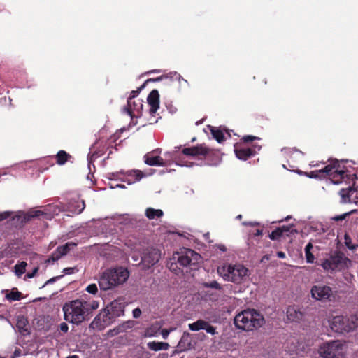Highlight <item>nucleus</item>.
Returning a JSON list of instances; mask_svg holds the SVG:
<instances>
[{
    "label": "nucleus",
    "mask_w": 358,
    "mask_h": 358,
    "mask_svg": "<svg viewBox=\"0 0 358 358\" xmlns=\"http://www.w3.org/2000/svg\"><path fill=\"white\" fill-rule=\"evenodd\" d=\"M99 302L94 300L78 299L70 301L62 307L64 318L69 323L79 325L92 317L93 311L99 308Z\"/></svg>",
    "instance_id": "1"
},
{
    "label": "nucleus",
    "mask_w": 358,
    "mask_h": 358,
    "mask_svg": "<svg viewBox=\"0 0 358 358\" xmlns=\"http://www.w3.org/2000/svg\"><path fill=\"white\" fill-rule=\"evenodd\" d=\"M265 323L264 316L255 309H247L238 313L234 317V324L238 329L252 331Z\"/></svg>",
    "instance_id": "2"
},
{
    "label": "nucleus",
    "mask_w": 358,
    "mask_h": 358,
    "mask_svg": "<svg viewBox=\"0 0 358 358\" xmlns=\"http://www.w3.org/2000/svg\"><path fill=\"white\" fill-rule=\"evenodd\" d=\"M129 276L128 270L123 267L107 269L101 275L99 285L101 289L106 291L123 284Z\"/></svg>",
    "instance_id": "3"
},
{
    "label": "nucleus",
    "mask_w": 358,
    "mask_h": 358,
    "mask_svg": "<svg viewBox=\"0 0 358 358\" xmlns=\"http://www.w3.org/2000/svg\"><path fill=\"white\" fill-rule=\"evenodd\" d=\"M306 175L312 178L328 177L334 184H339L345 178L351 179V176H348L341 169L340 162L337 159H332L323 169L310 171Z\"/></svg>",
    "instance_id": "4"
},
{
    "label": "nucleus",
    "mask_w": 358,
    "mask_h": 358,
    "mask_svg": "<svg viewBox=\"0 0 358 358\" xmlns=\"http://www.w3.org/2000/svg\"><path fill=\"white\" fill-rule=\"evenodd\" d=\"M182 154L186 156L197 157L208 160V164L210 166H216L221 161V158L217 152L209 148L204 143L199 144L195 146L185 148L182 150Z\"/></svg>",
    "instance_id": "5"
},
{
    "label": "nucleus",
    "mask_w": 358,
    "mask_h": 358,
    "mask_svg": "<svg viewBox=\"0 0 358 358\" xmlns=\"http://www.w3.org/2000/svg\"><path fill=\"white\" fill-rule=\"evenodd\" d=\"M218 272L225 280L241 284L250 275L249 270L241 264H229L218 269Z\"/></svg>",
    "instance_id": "6"
},
{
    "label": "nucleus",
    "mask_w": 358,
    "mask_h": 358,
    "mask_svg": "<svg viewBox=\"0 0 358 358\" xmlns=\"http://www.w3.org/2000/svg\"><path fill=\"white\" fill-rule=\"evenodd\" d=\"M351 264V260L343 252L336 250L323 262L322 266L325 270L342 271L348 268Z\"/></svg>",
    "instance_id": "7"
},
{
    "label": "nucleus",
    "mask_w": 358,
    "mask_h": 358,
    "mask_svg": "<svg viewBox=\"0 0 358 358\" xmlns=\"http://www.w3.org/2000/svg\"><path fill=\"white\" fill-rule=\"evenodd\" d=\"M310 295L315 300L324 303H334L338 299V292L324 284L313 285L310 289Z\"/></svg>",
    "instance_id": "8"
},
{
    "label": "nucleus",
    "mask_w": 358,
    "mask_h": 358,
    "mask_svg": "<svg viewBox=\"0 0 358 358\" xmlns=\"http://www.w3.org/2000/svg\"><path fill=\"white\" fill-rule=\"evenodd\" d=\"M124 314L123 307L120 303L113 301L111 302L94 319L92 325L101 326L108 322L110 320L120 317Z\"/></svg>",
    "instance_id": "9"
},
{
    "label": "nucleus",
    "mask_w": 358,
    "mask_h": 358,
    "mask_svg": "<svg viewBox=\"0 0 358 358\" xmlns=\"http://www.w3.org/2000/svg\"><path fill=\"white\" fill-rule=\"evenodd\" d=\"M344 171L348 176H351V179L345 178L340 182H345L348 185L347 187L341 188L338 192L341 196L340 202L343 203L355 202L357 199V190L355 187L356 175L350 173L348 171L344 170Z\"/></svg>",
    "instance_id": "10"
},
{
    "label": "nucleus",
    "mask_w": 358,
    "mask_h": 358,
    "mask_svg": "<svg viewBox=\"0 0 358 358\" xmlns=\"http://www.w3.org/2000/svg\"><path fill=\"white\" fill-rule=\"evenodd\" d=\"M344 345L340 341L324 343L318 349L323 358H344Z\"/></svg>",
    "instance_id": "11"
},
{
    "label": "nucleus",
    "mask_w": 358,
    "mask_h": 358,
    "mask_svg": "<svg viewBox=\"0 0 358 358\" xmlns=\"http://www.w3.org/2000/svg\"><path fill=\"white\" fill-rule=\"evenodd\" d=\"M201 255L192 249H185L178 257V262L183 266H190L197 264L201 259Z\"/></svg>",
    "instance_id": "12"
},
{
    "label": "nucleus",
    "mask_w": 358,
    "mask_h": 358,
    "mask_svg": "<svg viewBox=\"0 0 358 358\" xmlns=\"http://www.w3.org/2000/svg\"><path fill=\"white\" fill-rule=\"evenodd\" d=\"M330 326L331 329L336 332L343 334L353 330V327L350 326V319L343 315H336L333 317Z\"/></svg>",
    "instance_id": "13"
},
{
    "label": "nucleus",
    "mask_w": 358,
    "mask_h": 358,
    "mask_svg": "<svg viewBox=\"0 0 358 358\" xmlns=\"http://www.w3.org/2000/svg\"><path fill=\"white\" fill-rule=\"evenodd\" d=\"M161 257L159 250L152 248L148 250L141 258V263L144 267L150 268L158 262Z\"/></svg>",
    "instance_id": "14"
},
{
    "label": "nucleus",
    "mask_w": 358,
    "mask_h": 358,
    "mask_svg": "<svg viewBox=\"0 0 358 358\" xmlns=\"http://www.w3.org/2000/svg\"><path fill=\"white\" fill-rule=\"evenodd\" d=\"M77 245L73 242H68L66 244L57 247L56 250L52 253L50 257L46 260L47 263L54 262L59 259L62 256L66 255L71 250Z\"/></svg>",
    "instance_id": "15"
},
{
    "label": "nucleus",
    "mask_w": 358,
    "mask_h": 358,
    "mask_svg": "<svg viewBox=\"0 0 358 358\" xmlns=\"http://www.w3.org/2000/svg\"><path fill=\"white\" fill-rule=\"evenodd\" d=\"M120 175H124L131 178V179H128L129 184L134 183L137 181H139L145 176V174L140 170H131L126 173H124L123 171H120L111 173L113 178H120ZM120 179L124 181L123 178H120Z\"/></svg>",
    "instance_id": "16"
},
{
    "label": "nucleus",
    "mask_w": 358,
    "mask_h": 358,
    "mask_svg": "<svg viewBox=\"0 0 358 358\" xmlns=\"http://www.w3.org/2000/svg\"><path fill=\"white\" fill-rule=\"evenodd\" d=\"M256 148L259 150L261 149V146L254 145L253 148H238L235 146L234 152L237 158L241 160H247L248 158L256 154Z\"/></svg>",
    "instance_id": "17"
},
{
    "label": "nucleus",
    "mask_w": 358,
    "mask_h": 358,
    "mask_svg": "<svg viewBox=\"0 0 358 358\" xmlns=\"http://www.w3.org/2000/svg\"><path fill=\"white\" fill-rule=\"evenodd\" d=\"M148 103L150 106L149 113L153 115L159 107V94L157 90H152L148 96Z\"/></svg>",
    "instance_id": "18"
},
{
    "label": "nucleus",
    "mask_w": 358,
    "mask_h": 358,
    "mask_svg": "<svg viewBox=\"0 0 358 358\" xmlns=\"http://www.w3.org/2000/svg\"><path fill=\"white\" fill-rule=\"evenodd\" d=\"M144 162L149 166H164L166 163L160 156H154L150 153H148L144 156Z\"/></svg>",
    "instance_id": "19"
},
{
    "label": "nucleus",
    "mask_w": 358,
    "mask_h": 358,
    "mask_svg": "<svg viewBox=\"0 0 358 358\" xmlns=\"http://www.w3.org/2000/svg\"><path fill=\"white\" fill-rule=\"evenodd\" d=\"M147 347L149 350L152 351L166 350L169 348L170 345L168 343L153 341L147 343Z\"/></svg>",
    "instance_id": "20"
},
{
    "label": "nucleus",
    "mask_w": 358,
    "mask_h": 358,
    "mask_svg": "<svg viewBox=\"0 0 358 358\" xmlns=\"http://www.w3.org/2000/svg\"><path fill=\"white\" fill-rule=\"evenodd\" d=\"M56 162L59 165H64L71 158V155L64 150H59L55 155Z\"/></svg>",
    "instance_id": "21"
},
{
    "label": "nucleus",
    "mask_w": 358,
    "mask_h": 358,
    "mask_svg": "<svg viewBox=\"0 0 358 358\" xmlns=\"http://www.w3.org/2000/svg\"><path fill=\"white\" fill-rule=\"evenodd\" d=\"M145 215L149 220H153L156 217H162L164 215V213L160 209L148 208L145 211Z\"/></svg>",
    "instance_id": "22"
},
{
    "label": "nucleus",
    "mask_w": 358,
    "mask_h": 358,
    "mask_svg": "<svg viewBox=\"0 0 358 358\" xmlns=\"http://www.w3.org/2000/svg\"><path fill=\"white\" fill-rule=\"evenodd\" d=\"M144 87V85H143L140 88H138V90H132L131 92V94H130V96H129L128 98V100H127V107L124 108V110L127 112V114H130L131 113V109H132V107H131V103H132V100L136 97L137 96L139 93H140V91Z\"/></svg>",
    "instance_id": "23"
},
{
    "label": "nucleus",
    "mask_w": 358,
    "mask_h": 358,
    "mask_svg": "<svg viewBox=\"0 0 358 358\" xmlns=\"http://www.w3.org/2000/svg\"><path fill=\"white\" fill-rule=\"evenodd\" d=\"M70 211L75 214H80L85 208V201H77L73 203H71L70 206Z\"/></svg>",
    "instance_id": "24"
},
{
    "label": "nucleus",
    "mask_w": 358,
    "mask_h": 358,
    "mask_svg": "<svg viewBox=\"0 0 358 358\" xmlns=\"http://www.w3.org/2000/svg\"><path fill=\"white\" fill-rule=\"evenodd\" d=\"M131 113L130 114H128L131 117H133V116L135 115L134 113H137V115H140L141 113V110H143V103L142 101L138 100V102H136L135 101L132 100L131 103Z\"/></svg>",
    "instance_id": "25"
},
{
    "label": "nucleus",
    "mask_w": 358,
    "mask_h": 358,
    "mask_svg": "<svg viewBox=\"0 0 358 358\" xmlns=\"http://www.w3.org/2000/svg\"><path fill=\"white\" fill-rule=\"evenodd\" d=\"M210 131H211V134H212L213 137L219 143H222L225 140L224 134L223 131L221 129L213 127L210 129Z\"/></svg>",
    "instance_id": "26"
},
{
    "label": "nucleus",
    "mask_w": 358,
    "mask_h": 358,
    "mask_svg": "<svg viewBox=\"0 0 358 358\" xmlns=\"http://www.w3.org/2000/svg\"><path fill=\"white\" fill-rule=\"evenodd\" d=\"M187 340V338H185V336H182L181 338V339L180 340V341L177 345V349L174 350L172 355H175L176 353L182 352V351H185L187 349H188L189 346L190 345V343H188L186 345Z\"/></svg>",
    "instance_id": "27"
},
{
    "label": "nucleus",
    "mask_w": 358,
    "mask_h": 358,
    "mask_svg": "<svg viewBox=\"0 0 358 358\" xmlns=\"http://www.w3.org/2000/svg\"><path fill=\"white\" fill-rule=\"evenodd\" d=\"M313 245L311 243H308L305 247V255L306 262L308 263H313L315 257L313 254L311 252V250L313 249Z\"/></svg>",
    "instance_id": "28"
},
{
    "label": "nucleus",
    "mask_w": 358,
    "mask_h": 358,
    "mask_svg": "<svg viewBox=\"0 0 358 358\" xmlns=\"http://www.w3.org/2000/svg\"><path fill=\"white\" fill-rule=\"evenodd\" d=\"M205 325H206V321L203 320H198L195 322L189 324V328L192 331H199L204 329Z\"/></svg>",
    "instance_id": "29"
},
{
    "label": "nucleus",
    "mask_w": 358,
    "mask_h": 358,
    "mask_svg": "<svg viewBox=\"0 0 358 358\" xmlns=\"http://www.w3.org/2000/svg\"><path fill=\"white\" fill-rule=\"evenodd\" d=\"M27 266V264L25 262H21L20 263L17 264L14 267L16 275L20 277L24 273Z\"/></svg>",
    "instance_id": "30"
},
{
    "label": "nucleus",
    "mask_w": 358,
    "mask_h": 358,
    "mask_svg": "<svg viewBox=\"0 0 358 358\" xmlns=\"http://www.w3.org/2000/svg\"><path fill=\"white\" fill-rule=\"evenodd\" d=\"M44 213L42 210H33L29 211L24 216V220L29 221L32 218L38 217L41 215H43Z\"/></svg>",
    "instance_id": "31"
},
{
    "label": "nucleus",
    "mask_w": 358,
    "mask_h": 358,
    "mask_svg": "<svg viewBox=\"0 0 358 358\" xmlns=\"http://www.w3.org/2000/svg\"><path fill=\"white\" fill-rule=\"evenodd\" d=\"M159 327L157 326H151L148 327L144 332V336L145 337H152L156 336L157 331L159 330Z\"/></svg>",
    "instance_id": "32"
},
{
    "label": "nucleus",
    "mask_w": 358,
    "mask_h": 358,
    "mask_svg": "<svg viewBox=\"0 0 358 358\" xmlns=\"http://www.w3.org/2000/svg\"><path fill=\"white\" fill-rule=\"evenodd\" d=\"M287 315L289 320L295 321L299 320L300 317L298 316V313L296 311L294 308L289 307L287 310Z\"/></svg>",
    "instance_id": "33"
},
{
    "label": "nucleus",
    "mask_w": 358,
    "mask_h": 358,
    "mask_svg": "<svg viewBox=\"0 0 358 358\" xmlns=\"http://www.w3.org/2000/svg\"><path fill=\"white\" fill-rule=\"evenodd\" d=\"M344 243L345 246L350 250H355L357 248L356 245L352 244L351 238L348 233H345L344 235Z\"/></svg>",
    "instance_id": "34"
},
{
    "label": "nucleus",
    "mask_w": 358,
    "mask_h": 358,
    "mask_svg": "<svg viewBox=\"0 0 358 358\" xmlns=\"http://www.w3.org/2000/svg\"><path fill=\"white\" fill-rule=\"evenodd\" d=\"M21 292L18 291H11L9 294L6 295V298L8 300L11 301H19L21 299Z\"/></svg>",
    "instance_id": "35"
},
{
    "label": "nucleus",
    "mask_w": 358,
    "mask_h": 358,
    "mask_svg": "<svg viewBox=\"0 0 358 358\" xmlns=\"http://www.w3.org/2000/svg\"><path fill=\"white\" fill-rule=\"evenodd\" d=\"M203 285V287L206 288H213V289H215L217 290L222 289L221 285L215 280L208 282H204Z\"/></svg>",
    "instance_id": "36"
},
{
    "label": "nucleus",
    "mask_w": 358,
    "mask_h": 358,
    "mask_svg": "<svg viewBox=\"0 0 358 358\" xmlns=\"http://www.w3.org/2000/svg\"><path fill=\"white\" fill-rule=\"evenodd\" d=\"M282 236V231L280 229L277 228L275 230H273L269 235L268 237L273 240H278Z\"/></svg>",
    "instance_id": "37"
},
{
    "label": "nucleus",
    "mask_w": 358,
    "mask_h": 358,
    "mask_svg": "<svg viewBox=\"0 0 358 358\" xmlns=\"http://www.w3.org/2000/svg\"><path fill=\"white\" fill-rule=\"evenodd\" d=\"M357 212V210H352L348 213H345L344 214H342L341 215H336V216H334L331 218V220H334V221H341V220H345L348 216L353 214V213H355Z\"/></svg>",
    "instance_id": "38"
},
{
    "label": "nucleus",
    "mask_w": 358,
    "mask_h": 358,
    "mask_svg": "<svg viewBox=\"0 0 358 358\" xmlns=\"http://www.w3.org/2000/svg\"><path fill=\"white\" fill-rule=\"evenodd\" d=\"M350 319V326L353 327V329L358 327V312L352 315Z\"/></svg>",
    "instance_id": "39"
},
{
    "label": "nucleus",
    "mask_w": 358,
    "mask_h": 358,
    "mask_svg": "<svg viewBox=\"0 0 358 358\" xmlns=\"http://www.w3.org/2000/svg\"><path fill=\"white\" fill-rule=\"evenodd\" d=\"M278 228L281 230L282 236L285 233L287 232H290L291 234L296 232V230L293 229V226H282Z\"/></svg>",
    "instance_id": "40"
},
{
    "label": "nucleus",
    "mask_w": 358,
    "mask_h": 358,
    "mask_svg": "<svg viewBox=\"0 0 358 358\" xmlns=\"http://www.w3.org/2000/svg\"><path fill=\"white\" fill-rule=\"evenodd\" d=\"M85 290L90 294H95L98 292V288L96 284L89 285Z\"/></svg>",
    "instance_id": "41"
},
{
    "label": "nucleus",
    "mask_w": 358,
    "mask_h": 358,
    "mask_svg": "<svg viewBox=\"0 0 358 358\" xmlns=\"http://www.w3.org/2000/svg\"><path fill=\"white\" fill-rule=\"evenodd\" d=\"M204 330H206L207 333H209L212 335H214L216 333L215 328L210 325L208 322H206V325H205Z\"/></svg>",
    "instance_id": "42"
},
{
    "label": "nucleus",
    "mask_w": 358,
    "mask_h": 358,
    "mask_svg": "<svg viewBox=\"0 0 358 358\" xmlns=\"http://www.w3.org/2000/svg\"><path fill=\"white\" fill-rule=\"evenodd\" d=\"M256 139H259L258 137L257 136H251V135H246V136H243V138H241V140L244 142V143H249V142H252L254 140H256Z\"/></svg>",
    "instance_id": "43"
},
{
    "label": "nucleus",
    "mask_w": 358,
    "mask_h": 358,
    "mask_svg": "<svg viewBox=\"0 0 358 358\" xmlns=\"http://www.w3.org/2000/svg\"><path fill=\"white\" fill-rule=\"evenodd\" d=\"M38 269H39L38 266L35 267V268L32 270V271H31V272H28V273L26 274V277H27V278H34V277L36 275V274L38 273Z\"/></svg>",
    "instance_id": "44"
},
{
    "label": "nucleus",
    "mask_w": 358,
    "mask_h": 358,
    "mask_svg": "<svg viewBox=\"0 0 358 358\" xmlns=\"http://www.w3.org/2000/svg\"><path fill=\"white\" fill-rule=\"evenodd\" d=\"M59 330L63 333H66L69 330V326L66 322H62L59 326Z\"/></svg>",
    "instance_id": "45"
},
{
    "label": "nucleus",
    "mask_w": 358,
    "mask_h": 358,
    "mask_svg": "<svg viewBox=\"0 0 358 358\" xmlns=\"http://www.w3.org/2000/svg\"><path fill=\"white\" fill-rule=\"evenodd\" d=\"M10 216V213L3 212L0 213V221H3Z\"/></svg>",
    "instance_id": "46"
},
{
    "label": "nucleus",
    "mask_w": 358,
    "mask_h": 358,
    "mask_svg": "<svg viewBox=\"0 0 358 358\" xmlns=\"http://www.w3.org/2000/svg\"><path fill=\"white\" fill-rule=\"evenodd\" d=\"M141 310L140 308H137L133 310V316L134 318H138L141 316Z\"/></svg>",
    "instance_id": "47"
},
{
    "label": "nucleus",
    "mask_w": 358,
    "mask_h": 358,
    "mask_svg": "<svg viewBox=\"0 0 358 358\" xmlns=\"http://www.w3.org/2000/svg\"><path fill=\"white\" fill-rule=\"evenodd\" d=\"M62 276L63 275H59V276L53 277V278L49 279L48 280H47L45 285L53 283L55 281H57V280L60 279Z\"/></svg>",
    "instance_id": "48"
},
{
    "label": "nucleus",
    "mask_w": 358,
    "mask_h": 358,
    "mask_svg": "<svg viewBox=\"0 0 358 358\" xmlns=\"http://www.w3.org/2000/svg\"><path fill=\"white\" fill-rule=\"evenodd\" d=\"M22 355V350L20 348H16L13 352V358L17 357Z\"/></svg>",
    "instance_id": "49"
},
{
    "label": "nucleus",
    "mask_w": 358,
    "mask_h": 358,
    "mask_svg": "<svg viewBox=\"0 0 358 358\" xmlns=\"http://www.w3.org/2000/svg\"><path fill=\"white\" fill-rule=\"evenodd\" d=\"M73 271H74L73 268L69 267V268H64L63 270V272L64 273V274L70 275V274H72L73 273Z\"/></svg>",
    "instance_id": "50"
},
{
    "label": "nucleus",
    "mask_w": 358,
    "mask_h": 358,
    "mask_svg": "<svg viewBox=\"0 0 358 358\" xmlns=\"http://www.w3.org/2000/svg\"><path fill=\"white\" fill-rule=\"evenodd\" d=\"M170 333V331L166 329H162V335L164 338H166Z\"/></svg>",
    "instance_id": "51"
},
{
    "label": "nucleus",
    "mask_w": 358,
    "mask_h": 358,
    "mask_svg": "<svg viewBox=\"0 0 358 358\" xmlns=\"http://www.w3.org/2000/svg\"><path fill=\"white\" fill-rule=\"evenodd\" d=\"M276 255L278 258L283 259L285 257V253L282 251H278Z\"/></svg>",
    "instance_id": "52"
},
{
    "label": "nucleus",
    "mask_w": 358,
    "mask_h": 358,
    "mask_svg": "<svg viewBox=\"0 0 358 358\" xmlns=\"http://www.w3.org/2000/svg\"><path fill=\"white\" fill-rule=\"evenodd\" d=\"M100 155L98 154V152H94L92 153L91 156H90V162L92 161L93 159L97 158L99 157Z\"/></svg>",
    "instance_id": "53"
},
{
    "label": "nucleus",
    "mask_w": 358,
    "mask_h": 358,
    "mask_svg": "<svg viewBox=\"0 0 358 358\" xmlns=\"http://www.w3.org/2000/svg\"><path fill=\"white\" fill-rule=\"evenodd\" d=\"M255 236H259L262 235V229H257L255 233H253Z\"/></svg>",
    "instance_id": "54"
},
{
    "label": "nucleus",
    "mask_w": 358,
    "mask_h": 358,
    "mask_svg": "<svg viewBox=\"0 0 358 358\" xmlns=\"http://www.w3.org/2000/svg\"><path fill=\"white\" fill-rule=\"evenodd\" d=\"M244 225H249V226H257L259 225V223L257 222H244Z\"/></svg>",
    "instance_id": "55"
},
{
    "label": "nucleus",
    "mask_w": 358,
    "mask_h": 358,
    "mask_svg": "<svg viewBox=\"0 0 358 358\" xmlns=\"http://www.w3.org/2000/svg\"><path fill=\"white\" fill-rule=\"evenodd\" d=\"M22 325H25V321H24V320H18V322H17V327L19 328H21Z\"/></svg>",
    "instance_id": "56"
},
{
    "label": "nucleus",
    "mask_w": 358,
    "mask_h": 358,
    "mask_svg": "<svg viewBox=\"0 0 358 358\" xmlns=\"http://www.w3.org/2000/svg\"><path fill=\"white\" fill-rule=\"evenodd\" d=\"M162 79V77H159V78H157L156 79H148L147 80V82H149V81H158V80H161Z\"/></svg>",
    "instance_id": "57"
},
{
    "label": "nucleus",
    "mask_w": 358,
    "mask_h": 358,
    "mask_svg": "<svg viewBox=\"0 0 358 358\" xmlns=\"http://www.w3.org/2000/svg\"><path fill=\"white\" fill-rule=\"evenodd\" d=\"M66 358H79V356L77 355H69V356L66 357Z\"/></svg>",
    "instance_id": "58"
},
{
    "label": "nucleus",
    "mask_w": 358,
    "mask_h": 358,
    "mask_svg": "<svg viewBox=\"0 0 358 358\" xmlns=\"http://www.w3.org/2000/svg\"><path fill=\"white\" fill-rule=\"evenodd\" d=\"M129 324H133V322H127V324H128V325H127V327H131V325H129Z\"/></svg>",
    "instance_id": "59"
},
{
    "label": "nucleus",
    "mask_w": 358,
    "mask_h": 358,
    "mask_svg": "<svg viewBox=\"0 0 358 358\" xmlns=\"http://www.w3.org/2000/svg\"><path fill=\"white\" fill-rule=\"evenodd\" d=\"M117 186L120 187H124V185H117Z\"/></svg>",
    "instance_id": "60"
},
{
    "label": "nucleus",
    "mask_w": 358,
    "mask_h": 358,
    "mask_svg": "<svg viewBox=\"0 0 358 358\" xmlns=\"http://www.w3.org/2000/svg\"><path fill=\"white\" fill-rule=\"evenodd\" d=\"M238 219H241V215H238Z\"/></svg>",
    "instance_id": "61"
},
{
    "label": "nucleus",
    "mask_w": 358,
    "mask_h": 358,
    "mask_svg": "<svg viewBox=\"0 0 358 358\" xmlns=\"http://www.w3.org/2000/svg\"><path fill=\"white\" fill-rule=\"evenodd\" d=\"M357 245V248H358V245Z\"/></svg>",
    "instance_id": "62"
}]
</instances>
